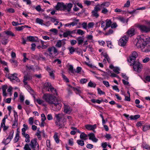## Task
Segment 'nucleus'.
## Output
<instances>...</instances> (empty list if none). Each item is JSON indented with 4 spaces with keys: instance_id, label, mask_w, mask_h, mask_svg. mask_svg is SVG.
I'll return each instance as SVG.
<instances>
[{
    "instance_id": "nucleus-1",
    "label": "nucleus",
    "mask_w": 150,
    "mask_h": 150,
    "mask_svg": "<svg viewBox=\"0 0 150 150\" xmlns=\"http://www.w3.org/2000/svg\"><path fill=\"white\" fill-rule=\"evenodd\" d=\"M137 42L136 46L137 47L143 48L146 46L147 49V51H150V38L146 37L143 35H141L138 37Z\"/></svg>"
},
{
    "instance_id": "nucleus-2",
    "label": "nucleus",
    "mask_w": 150,
    "mask_h": 150,
    "mask_svg": "<svg viewBox=\"0 0 150 150\" xmlns=\"http://www.w3.org/2000/svg\"><path fill=\"white\" fill-rule=\"evenodd\" d=\"M43 98L49 104H52L57 98L52 95L48 93H45L43 95Z\"/></svg>"
},
{
    "instance_id": "nucleus-3",
    "label": "nucleus",
    "mask_w": 150,
    "mask_h": 150,
    "mask_svg": "<svg viewBox=\"0 0 150 150\" xmlns=\"http://www.w3.org/2000/svg\"><path fill=\"white\" fill-rule=\"evenodd\" d=\"M131 64L130 66L133 65L134 70L138 73H140L142 69L143 65L141 63L137 61L134 62H129Z\"/></svg>"
},
{
    "instance_id": "nucleus-4",
    "label": "nucleus",
    "mask_w": 150,
    "mask_h": 150,
    "mask_svg": "<svg viewBox=\"0 0 150 150\" xmlns=\"http://www.w3.org/2000/svg\"><path fill=\"white\" fill-rule=\"evenodd\" d=\"M109 5V2H106L103 3L101 4H98L97 6H99V7L100 8V10L102 9L101 13L104 14H106L108 11L106 8L108 7Z\"/></svg>"
},
{
    "instance_id": "nucleus-5",
    "label": "nucleus",
    "mask_w": 150,
    "mask_h": 150,
    "mask_svg": "<svg viewBox=\"0 0 150 150\" xmlns=\"http://www.w3.org/2000/svg\"><path fill=\"white\" fill-rule=\"evenodd\" d=\"M37 140V139H35L31 141L30 145L32 150H39V145Z\"/></svg>"
},
{
    "instance_id": "nucleus-6",
    "label": "nucleus",
    "mask_w": 150,
    "mask_h": 150,
    "mask_svg": "<svg viewBox=\"0 0 150 150\" xmlns=\"http://www.w3.org/2000/svg\"><path fill=\"white\" fill-rule=\"evenodd\" d=\"M128 39V37L124 35L119 40L118 42V45L124 47L125 46Z\"/></svg>"
},
{
    "instance_id": "nucleus-7",
    "label": "nucleus",
    "mask_w": 150,
    "mask_h": 150,
    "mask_svg": "<svg viewBox=\"0 0 150 150\" xmlns=\"http://www.w3.org/2000/svg\"><path fill=\"white\" fill-rule=\"evenodd\" d=\"M55 8L57 11H64L67 9V6L63 2H58Z\"/></svg>"
},
{
    "instance_id": "nucleus-8",
    "label": "nucleus",
    "mask_w": 150,
    "mask_h": 150,
    "mask_svg": "<svg viewBox=\"0 0 150 150\" xmlns=\"http://www.w3.org/2000/svg\"><path fill=\"white\" fill-rule=\"evenodd\" d=\"M14 133V131L13 130H12L10 132L8 137L6 139H4L2 143L5 145L8 144L10 142L11 139L13 138Z\"/></svg>"
},
{
    "instance_id": "nucleus-9",
    "label": "nucleus",
    "mask_w": 150,
    "mask_h": 150,
    "mask_svg": "<svg viewBox=\"0 0 150 150\" xmlns=\"http://www.w3.org/2000/svg\"><path fill=\"white\" fill-rule=\"evenodd\" d=\"M138 55L137 52L135 51L133 52L132 53V56L130 57L127 59L128 62H134L135 61L136 58L138 57Z\"/></svg>"
},
{
    "instance_id": "nucleus-10",
    "label": "nucleus",
    "mask_w": 150,
    "mask_h": 150,
    "mask_svg": "<svg viewBox=\"0 0 150 150\" xmlns=\"http://www.w3.org/2000/svg\"><path fill=\"white\" fill-rule=\"evenodd\" d=\"M138 27L142 32L147 33L150 32V27L144 25H139Z\"/></svg>"
},
{
    "instance_id": "nucleus-11",
    "label": "nucleus",
    "mask_w": 150,
    "mask_h": 150,
    "mask_svg": "<svg viewBox=\"0 0 150 150\" xmlns=\"http://www.w3.org/2000/svg\"><path fill=\"white\" fill-rule=\"evenodd\" d=\"M100 8L97 5L94 8V9L92 11V15L94 17H96V18H98L99 15L98 13V11H100Z\"/></svg>"
},
{
    "instance_id": "nucleus-12",
    "label": "nucleus",
    "mask_w": 150,
    "mask_h": 150,
    "mask_svg": "<svg viewBox=\"0 0 150 150\" xmlns=\"http://www.w3.org/2000/svg\"><path fill=\"white\" fill-rule=\"evenodd\" d=\"M52 104L55 106L57 108L56 110H59L62 107V105L60 103V100H58L57 99H56V100L54 101Z\"/></svg>"
},
{
    "instance_id": "nucleus-13",
    "label": "nucleus",
    "mask_w": 150,
    "mask_h": 150,
    "mask_svg": "<svg viewBox=\"0 0 150 150\" xmlns=\"http://www.w3.org/2000/svg\"><path fill=\"white\" fill-rule=\"evenodd\" d=\"M17 74L14 73L13 74H11L10 75H8V78L10 79V80H15L17 82H19L20 80L17 76Z\"/></svg>"
},
{
    "instance_id": "nucleus-14",
    "label": "nucleus",
    "mask_w": 150,
    "mask_h": 150,
    "mask_svg": "<svg viewBox=\"0 0 150 150\" xmlns=\"http://www.w3.org/2000/svg\"><path fill=\"white\" fill-rule=\"evenodd\" d=\"M88 136L89 137V139L91 140L93 142H97L98 139L96 138L95 135L93 133H91L88 134Z\"/></svg>"
},
{
    "instance_id": "nucleus-15",
    "label": "nucleus",
    "mask_w": 150,
    "mask_h": 150,
    "mask_svg": "<svg viewBox=\"0 0 150 150\" xmlns=\"http://www.w3.org/2000/svg\"><path fill=\"white\" fill-rule=\"evenodd\" d=\"M32 78V76L28 74H25L24 76V79L23 81L24 84L25 85H26L27 84V82H26V81L30 80Z\"/></svg>"
},
{
    "instance_id": "nucleus-16",
    "label": "nucleus",
    "mask_w": 150,
    "mask_h": 150,
    "mask_svg": "<svg viewBox=\"0 0 150 150\" xmlns=\"http://www.w3.org/2000/svg\"><path fill=\"white\" fill-rule=\"evenodd\" d=\"M55 117L56 118V121H61L62 119L64 120V115L62 113H59L55 114Z\"/></svg>"
},
{
    "instance_id": "nucleus-17",
    "label": "nucleus",
    "mask_w": 150,
    "mask_h": 150,
    "mask_svg": "<svg viewBox=\"0 0 150 150\" xmlns=\"http://www.w3.org/2000/svg\"><path fill=\"white\" fill-rule=\"evenodd\" d=\"M72 111V110L71 108L68 105H64V112L67 114H70Z\"/></svg>"
},
{
    "instance_id": "nucleus-18",
    "label": "nucleus",
    "mask_w": 150,
    "mask_h": 150,
    "mask_svg": "<svg viewBox=\"0 0 150 150\" xmlns=\"http://www.w3.org/2000/svg\"><path fill=\"white\" fill-rule=\"evenodd\" d=\"M86 128L88 130H93L96 127V124L94 125H87L85 126Z\"/></svg>"
},
{
    "instance_id": "nucleus-19",
    "label": "nucleus",
    "mask_w": 150,
    "mask_h": 150,
    "mask_svg": "<svg viewBox=\"0 0 150 150\" xmlns=\"http://www.w3.org/2000/svg\"><path fill=\"white\" fill-rule=\"evenodd\" d=\"M106 25L103 29L104 30H106L108 28L110 27L112 23V22L110 20L107 19L106 21Z\"/></svg>"
},
{
    "instance_id": "nucleus-20",
    "label": "nucleus",
    "mask_w": 150,
    "mask_h": 150,
    "mask_svg": "<svg viewBox=\"0 0 150 150\" xmlns=\"http://www.w3.org/2000/svg\"><path fill=\"white\" fill-rule=\"evenodd\" d=\"M8 86L7 85H4L2 86L3 91V95L4 96L6 97L7 96V94L6 92V90L7 89Z\"/></svg>"
},
{
    "instance_id": "nucleus-21",
    "label": "nucleus",
    "mask_w": 150,
    "mask_h": 150,
    "mask_svg": "<svg viewBox=\"0 0 150 150\" xmlns=\"http://www.w3.org/2000/svg\"><path fill=\"white\" fill-rule=\"evenodd\" d=\"M55 123L56 125L58 126L59 128L63 127L64 126V125L63 122L61 121V120L58 121H58H55Z\"/></svg>"
},
{
    "instance_id": "nucleus-22",
    "label": "nucleus",
    "mask_w": 150,
    "mask_h": 150,
    "mask_svg": "<svg viewBox=\"0 0 150 150\" xmlns=\"http://www.w3.org/2000/svg\"><path fill=\"white\" fill-rule=\"evenodd\" d=\"M134 31L135 30L134 28H131L127 32V33L129 35L132 36L134 34Z\"/></svg>"
},
{
    "instance_id": "nucleus-23",
    "label": "nucleus",
    "mask_w": 150,
    "mask_h": 150,
    "mask_svg": "<svg viewBox=\"0 0 150 150\" xmlns=\"http://www.w3.org/2000/svg\"><path fill=\"white\" fill-rule=\"evenodd\" d=\"M49 89H50L51 92L53 93L54 94L57 95V92L56 89L51 86L50 88H48V91H50Z\"/></svg>"
},
{
    "instance_id": "nucleus-24",
    "label": "nucleus",
    "mask_w": 150,
    "mask_h": 150,
    "mask_svg": "<svg viewBox=\"0 0 150 150\" xmlns=\"http://www.w3.org/2000/svg\"><path fill=\"white\" fill-rule=\"evenodd\" d=\"M76 39L78 41L79 45H81L82 44L84 40V38L83 37H79L77 38Z\"/></svg>"
},
{
    "instance_id": "nucleus-25",
    "label": "nucleus",
    "mask_w": 150,
    "mask_h": 150,
    "mask_svg": "<svg viewBox=\"0 0 150 150\" xmlns=\"http://www.w3.org/2000/svg\"><path fill=\"white\" fill-rule=\"evenodd\" d=\"M22 135L25 138V142L27 143L29 142L30 141L29 135L27 134H25Z\"/></svg>"
},
{
    "instance_id": "nucleus-26",
    "label": "nucleus",
    "mask_w": 150,
    "mask_h": 150,
    "mask_svg": "<svg viewBox=\"0 0 150 150\" xmlns=\"http://www.w3.org/2000/svg\"><path fill=\"white\" fill-rule=\"evenodd\" d=\"M87 136V135L84 132H82L80 135V137L81 139L85 140L86 139Z\"/></svg>"
},
{
    "instance_id": "nucleus-27",
    "label": "nucleus",
    "mask_w": 150,
    "mask_h": 150,
    "mask_svg": "<svg viewBox=\"0 0 150 150\" xmlns=\"http://www.w3.org/2000/svg\"><path fill=\"white\" fill-rule=\"evenodd\" d=\"M18 129L17 131V132L16 134V136L14 138V140L15 141V142H17L18 141L19 139V133H20V132L18 131Z\"/></svg>"
},
{
    "instance_id": "nucleus-28",
    "label": "nucleus",
    "mask_w": 150,
    "mask_h": 150,
    "mask_svg": "<svg viewBox=\"0 0 150 150\" xmlns=\"http://www.w3.org/2000/svg\"><path fill=\"white\" fill-rule=\"evenodd\" d=\"M35 21L36 23H39L41 25H45L43 23V21L42 19L39 18H37L36 19Z\"/></svg>"
},
{
    "instance_id": "nucleus-29",
    "label": "nucleus",
    "mask_w": 150,
    "mask_h": 150,
    "mask_svg": "<svg viewBox=\"0 0 150 150\" xmlns=\"http://www.w3.org/2000/svg\"><path fill=\"white\" fill-rule=\"evenodd\" d=\"M27 39L30 42H34L36 41L35 39V37L33 36H29L27 37Z\"/></svg>"
},
{
    "instance_id": "nucleus-30",
    "label": "nucleus",
    "mask_w": 150,
    "mask_h": 150,
    "mask_svg": "<svg viewBox=\"0 0 150 150\" xmlns=\"http://www.w3.org/2000/svg\"><path fill=\"white\" fill-rule=\"evenodd\" d=\"M140 117V115H136L134 116L131 115L130 117L129 118L131 120H134L139 118Z\"/></svg>"
},
{
    "instance_id": "nucleus-31",
    "label": "nucleus",
    "mask_w": 150,
    "mask_h": 150,
    "mask_svg": "<svg viewBox=\"0 0 150 150\" xmlns=\"http://www.w3.org/2000/svg\"><path fill=\"white\" fill-rule=\"evenodd\" d=\"M53 137L57 143H58L59 142V139L58 138L57 133H55Z\"/></svg>"
},
{
    "instance_id": "nucleus-32",
    "label": "nucleus",
    "mask_w": 150,
    "mask_h": 150,
    "mask_svg": "<svg viewBox=\"0 0 150 150\" xmlns=\"http://www.w3.org/2000/svg\"><path fill=\"white\" fill-rule=\"evenodd\" d=\"M77 143L78 145L81 146H83L84 145V141L81 140H77Z\"/></svg>"
},
{
    "instance_id": "nucleus-33",
    "label": "nucleus",
    "mask_w": 150,
    "mask_h": 150,
    "mask_svg": "<svg viewBox=\"0 0 150 150\" xmlns=\"http://www.w3.org/2000/svg\"><path fill=\"white\" fill-rule=\"evenodd\" d=\"M73 5L71 3H69L67 4V8L66 10H67L68 12H69L72 7Z\"/></svg>"
},
{
    "instance_id": "nucleus-34",
    "label": "nucleus",
    "mask_w": 150,
    "mask_h": 150,
    "mask_svg": "<svg viewBox=\"0 0 150 150\" xmlns=\"http://www.w3.org/2000/svg\"><path fill=\"white\" fill-rule=\"evenodd\" d=\"M143 130L145 132L148 130L150 129V126L149 125H146L143 126Z\"/></svg>"
},
{
    "instance_id": "nucleus-35",
    "label": "nucleus",
    "mask_w": 150,
    "mask_h": 150,
    "mask_svg": "<svg viewBox=\"0 0 150 150\" xmlns=\"http://www.w3.org/2000/svg\"><path fill=\"white\" fill-rule=\"evenodd\" d=\"M74 20L75 22L70 23L71 26L72 25V26H74L75 25H76L77 24V22L79 21V19L76 18L74 19Z\"/></svg>"
},
{
    "instance_id": "nucleus-36",
    "label": "nucleus",
    "mask_w": 150,
    "mask_h": 150,
    "mask_svg": "<svg viewBox=\"0 0 150 150\" xmlns=\"http://www.w3.org/2000/svg\"><path fill=\"white\" fill-rule=\"evenodd\" d=\"M30 144H26L24 147V149L25 150H31V148L30 147Z\"/></svg>"
},
{
    "instance_id": "nucleus-37",
    "label": "nucleus",
    "mask_w": 150,
    "mask_h": 150,
    "mask_svg": "<svg viewBox=\"0 0 150 150\" xmlns=\"http://www.w3.org/2000/svg\"><path fill=\"white\" fill-rule=\"evenodd\" d=\"M69 71H71V72L73 74L75 73V69H74L73 67L71 65H70L69 66Z\"/></svg>"
},
{
    "instance_id": "nucleus-38",
    "label": "nucleus",
    "mask_w": 150,
    "mask_h": 150,
    "mask_svg": "<svg viewBox=\"0 0 150 150\" xmlns=\"http://www.w3.org/2000/svg\"><path fill=\"white\" fill-rule=\"evenodd\" d=\"M88 86L91 87L95 88L96 86V84L95 83H93L91 81H90L88 84Z\"/></svg>"
},
{
    "instance_id": "nucleus-39",
    "label": "nucleus",
    "mask_w": 150,
    "mask_h": 150,
    "mask_svg": "<svg viewBox=\"0 0 150 150\" xmlns=\"http://www.w3.org/2000/svg\"><path fill=\"white\" fill-rule=\"evenodd\" d=\"M62 46V42L61 40L58 41L57 42L55 45V46L57 47L60 48Z\"/></svg>"
},
{
    "instance_id": "nucleus-40",
    "label": "nucleus",
    "mask_w": 150,
    "mask_h": 150,
    "mask_svg": "<svg viewBox=\"0 0 150 150\" xmlns=\"http://www.w3.org/2000/svg\"><path fill=\"white\" fill-rule=\"evenodd\" d=\"M103 56L105 57V58L106 59L108 62L109 63H110V60L108 55L107 54L105 53L104 54H103Z\"/></svg>"
},
{
    "instance_id": "nucleus-41",
    "label": "nucleus",
    "mask_w": 150,
    "mask_h": 150,
    "mask_svg": "<svg viewBox=\"0 0 150 150\" xmlns=\"http://www.w3.org/2000/svg\"><path fill=\"white\" fill-rule=\"evenodd\" d=\"M68 49L70 53L71 54H73V53L75 52V49L73 47H69Z\"/></svg>"
},
{
    "instance_id": "nucleus-42",
    "label": "nucleus",
    "mask_w": 150,
    "mask_h": 150,
    "mask_svg": "<svg viewBox=\"0 0 150 150\" xmlns=\"http://www.w3.org/2000/svg\"><path fill=\"white\" fill-rule=\"evenodd\" d=\"M6 34L8 35L12 36H15L14 34L11 31H5Z\"/></svg>"
},
{
    "instance_id": "nucleus-43",
    "label": "nucleus",
    "mask_w": 150,
    "mask_h": 150,
    "mask_svg": "<svg viewBox=\"0 0 150 150\" xmlns=\"http://www.w3.org/2000/svg\"><path fill=\"white\" fill-rule=\"evenodd\" d=\"M18 119H15L13 121V124L12 126L13 128H14L15 127H14V126H17L18 125Z\"/></svg>"
},
{
    "instance_id": "nucleus-44",
    "label": "nucleus",
    "mask_w": 150,
    "mask_h": 150,
    "mask_svg": "<svg viewBox=\"0 0 150 150\" xmlns=\"http://www.w3.org/2000/svg\"><path fill=\"white\" fill-rule=\"evenodd\" d=\"M51 84L48 82H46L44 83V87H49V88L51 86Z\"/></svg>"
},
{
    "instance_id": "nucleus-45",
    "label": "nucleus",
    "mask_w": 150,
    "mask_h": 150,
    "mask_svg": "<svg viewBox=\"0 0 150 150\" xmlns=\"http://www.w3.org/2000/svg\"><path fill=\"white\" fill-rule=\"evenodd\" d=\"M8 42V39L5 38H4L2 39V42L1 43L2 44L5 45Z\"/></svg>"
},
{
    "instance_id": "nucleus-46",
    "label": "nucleus",
    "mask_w": 150,
    "mask_h": 150,
    "mask_svg": "<svg viewBox=\"0 0 150 150\" xmlns=\"http://www.w3.org/2000/svg\"><path fill=\"white\" fill-rule=\"evenodd\" d=\"M70 35L69 31H67L66 32H64L63 34V36L64 38L67 37L68 35Z\"/></svg>"
},
{
    "instance_id": "nucleus-47",
    "label": "nucleus",
    "mask_w": 150,
    "mask_h": 150,
    "mask_svg": "<svg viewBox=\"0 0 150 150\" xmlns=\"http://www.w3.org/2000/svg\"><path fill=\"white\" fill-rule=\"evenodd\" d=\"M26 68L29 70H32L33 71H34L35 68L33 65H31L29 66H26Z\"/></svg>"
},
{
    "instance_id": "nucleus-48",
    "label": "nucleus",
    "mask_w": 150,
    "mask_h": 150,
    "mask_svg": "<svg viewBox=\"0 0 150 150\" xmlns=\"http://www.w3.org/2000/svg\"><path fill=\"white\" fill-rule=\"evenodd\" d=\"M72 88L74 91H76L78 93H80L81 92L79 90L80 89V87H78L77 88H76L74 87H72Z\"/></svg>"
},
{
    "instance_id": "nucleus-49",
    "label": "nucleus",
    "mask_w": 150,
    "mask_h": 150,
    "mask_svg": "<svg viewBox=\"0 0 150 150\" xmlns=\"http://www.w3.org/2000/svg\"><path fill=\"white\" fill-rule=\"evenodd\" d=\"M81 68L80 67H77L76 68V69L75 70V73H77L78 74L80 73L81 70Z\"/></svg>"
},
{
    "instance_id": "nucleus-50",
    "label": "nucleus",
    "mask_w": 150,
    "mask_h": 150,
    "mask_svg": "<svg viewBox=\"0 0 150 150\" xmlns=\"http://www.w3.org/2000/svg\"><path fill=\"white\" fill-rule=\"evenodd\" d=\"M113 32V30L112 29H110L108 32H106L105 34V35H109L111 34H112Z\"/></svg>"
},
{
    "instance_id": "nucleus-51",
    "label": "nucleus",
    "mask_w": 150,
    "mask_h": 150,
    "mask_svg": "<svg viewBox=\"0 0 150 150\" xmlns=\"http://www.w3.org/2000/svg\"><path fill=\"white\" fill-rule=\"evenodd\" d=\"M87 80L86 79H82L80 80V83L82 84H83L86 82Z\"/></svg>"
},
{
    "instance_id": "nucleus-52",
    "label": "nucleus",
    "mask_w": 150,
    "mask_h": 150,
    "mask_svg": "<svg viewBox=\"0 0 150 150\" xmlns=\"http://www.w3.org/2000/svg\"><path fill=\"white\" fill-rule=\"evenodd\" d=\"M7 11L10 13H13L14 12V9L12 8H10L6 9Z\"/></svg>"
},
{
    "instance_id": "nucleus-53",
    "label": "nucleus",
    "mask_w": 150,
    "mask_h": 150,
    "mask_svg": "<svg viewBox=\"0 0 150 150\" xmlns=\"http://www.w3.org/2000/svg\"><path fill=\"white\" fill-rule=\"evenodd\" d=\"M103 83L107 87H108L110 86V85L109 82L106 81H103Z\"/></svg>"
},
{
    "instance_id": "nucleus-54",
    "label": "nucleus",
    "mask_w": 150,
    "mask_h": 150,
    "mask_svg": "<svg viewBox=\"0 0 150 150\" xmlns=\"http://www.w3.org/2000/svg\"><path fill=\"white\" fill-rule=\"evenodd\" d=\"M29 122L30 125H32L33 123V117H30L29 119Z\"/></svg>"
},
{
    "instance_id": "nucleus-55",
    "label": "nucleus",
    "mask_w": 150,
    "mask_h": 150,
    "mask_svg": "<svg viewBox=\"0 0 150 150\" xmlns=\"http://www.w3.org/2000/svg\"><path fill=\"white\" fill-rule=\"evenodd\" d=\"M15 29L17 31H20L23 29V27L22 26L21 27H16L15 28Z\"/></svg>"
},
{
    "instance_id": "nucleus-56",
    "label": "nucleus",
    "mask_w": 150,
    "mask_h": 150,
    "mask_svg": "<svg viewBox=\"0 0 150 150\" xmlns=\"http://www.w3.org/2000/svg\"><path fill=\"white\" fill-rule=\"evenodd\" d=\"M77 33L79 35H82L84 34V32L81 29H78L77 30Z\"/></svg>"
},
{
    "instance_id": "nucleus-57",
    "label": "nucleus",
    "mask_w": 150,
    "mask_h": 150,
    "mask_svg": "<svg viewBox=\"0 0 150 150\" xmlns=\"http://www.w3.org/2000/svg\"><path fill=\"white\" fill-rule=\"evenodd\" d=\"M53 47H50L48 49V51L49 52V53L50 54V56L52 57V53H51V52L52 50H53Z\"/></svg>"
},
{
    "instance_id": "nucleus-58",
    "label": "nucleus",
    "mask_w": 150,
    "mask_h": 150,
    "mask_svg": "<svg viewBox=\"0 0 150 150\" xmlns=\"http://www.w3.org/2000/svg\"><path fill=\"white\" fill-rule=\"evenodd\" d=\"M113 71L117 74L120 73V72H119L120 69L118 67L115 68V69L113 70Z\"/></svg>"
},
{
    "instance_id": "nucleus-59",
    "label": "nucleus",
    "mask_w": 150,
    "mask_h": 150,
    "mask_svg": "<svg viewBox=\"0 0 150 150\" xmlns=\"http://www.w3.org/2000/svg\"><path fill=\"white\" fill-rule=\"evenodd\" d=\"M98 91V93L101 95V94H104L105 93L104 92L102 91L101 90V89L99 88H98L97 89Z\"/></svg>"
},
{
    "instance_id": "nucleus-60",
    "label": "nucleus",
    "mask_w": 150,
    "mask_h": 150,
    "mask_svg": "<svg viewBox=\"0 0 150 150\" xmlns=\"http://www.w3.org/2000/svg\"><path fill=\"white\" fill-rule=\"evenodd\" d=\"M94 23L93 22L89 23L88 24V27L89 28H92L94 26Z\"/></svg>"
},
{
    "instance_id": "nucleus-61",
    "label": "nucleus",
    "mask_w": 150,
    "mask_h": 150,
    "mask_svg": "<svg viewBox=\"0 0 150 150\" xmlns=\"http://www.w3.org/2000/svg\"><path fill=\"white\" fill-rule=\"evenodd\" d=\"M73 139L72 138H71L69 139L68 142H69V144L71 145L72 146L73 144Z\"/></svg>"
},
{
    "instance_id": "nucleus-62",
    "label": "nucleus",
    "mask_w": 150,
    "mask_h": 150,
    "mask_svg": "<svg viewBox=\"0 0 150 150\" xmlns=\"http://www.w3.org/2000/svg\"><path fill=\"white\" fill-rule=\"evenodd\" d=\"M46 69L49 73L52 72H55L52 69H51L48 67H47Z\"/></svg>"
},
{
    "instance_id": "nucleus-63",
    "label": "nucleus",
    "mask_w": 150,
    "mask_h": 150,
    "mask_svg": "<svg viewBox=\"0 0 150 150\" xmlns=\"http://www.w3.org/2000/svg\"><path fill=\"white\" fill-rule=\"evenodd\" d=\"M41 116L42 117V121H44L46 119V117L45 116V114L43 113L41 114Z\"/></svg>"
},
{
    "instance_id": "nucleus-64",
    "label": "nucleus",
    "mask_w": 150,
    "mask_h": 150,
    "mask_svg": "<svg viewBox=\"0 0 150 150\" xmlns=\"http://www.w3.org/2000/svg\"><path fill=\"white\" fill-rule=\"evenodd\" d=\"M62 77L64 79V80L66 82H69V81L67 77L64 74L62 75Z\"/></svg>"
}]
</instances>
